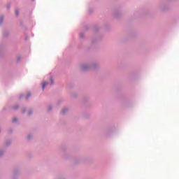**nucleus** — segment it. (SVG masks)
I'll return each instance as SVG.
<instances>
[{
	"label": "nucleus",
	"mask_w": 179,
	"mask_h": 179,
	"mask_svg": "<svg viewBox=\"0 0 179 179\" xmlns=\"http://www.w3.org/2000/svg\"><path fill=\"white\" fill-rule=\"evenodd\" d=\"M48 85V83H47V82H43V83H42V90H44V89H45V86H47Z\"/></svg>",
	"instance_id": "f257e3e1"
},
{
	"label": "nucleus",
	"mask_w": 179,
	"mask_h": 179,
	"mask_svg": "<svg viewBox=\"0 0 179 179\" xmlns=\"http://www.w3.org/2000/svg\"><path fill=\"white\" fill-rule=\"evenodd\" d=\"M50 82H51L50 85H52L54 83V81L52 80V78H50Z\"/></svg>",
	"instance_id": "f03ea898"
},
{
	"label": "nucleus",
	"mask_w": 179,
	"mask_h": 179,
	"mask_svg": "<svg viewBox=\"0 0 179 179\" xmlns=\"http://www.w3.org/2000/svg\"><path fill=\"white\" fill-rule=\"evenodd\" d=\"M15 13H16V15H17V16H19V11L16 10V11H15Z\"/></svg>",
	"instance_id": "7ed1b4c3"
},
{
	"label": "nucleus",
	"mask_w": 179,
	"mask_h": 179,
	"mask_svg": "<svg viewBox=\"0 0 179 179\" xmlns=\"http://www.w3.org/2000/svg\"><path fill=\"white\" fill-rule=\"evenodd\" d=\"M30 94H28V95L27 96V97H26V99L27 100V99H29V97H30Z\"/></svg>",
	"instance_id": "20e7f679"
},
{
	"label": "nucleus",
	"mask_w": 179,
	"mask_h": 179,
	"mask_svg": "<svg viewBox=\"0 0 179 179\" xmlns=\"http://www.w3.org/2000/svg\"><path fill=\"white\" fill-rule=\"evenodd\" d=\"M13 122H16V121H17V120L16 118H14V119L13 120Z\"/></svg>",
	"instance_id": "39448f33"
},
{
	"label": "nucleus",
	"mask_w": 179,
	"mask_h": 179,
	"mask_svg": "<svg viewBox=\"0 0 179 179\" xmlns=\"http://www.w3.org/2000/svg\"><path fill=\"white\" fill-rule=\"evenodd\" d=\"M62 113H65V110H62Z\"/></svg>",
	"instance_id": "423d86ee"
},
{
	"label": "nucleus",
	"mask_w": 179,
	"mask_h": 179,
	"mask_svg": "<svg viewBox=\"0 0 179 179\" xmlns=\"http://www.w3.org/2000/svg\"><path fill=\"white\" fill-rule=\"evenodd\" d=\"M32 1H34V0H32Z\"/></svg>",
	"instance_id": "0eeeda50"
}]
</instances>
